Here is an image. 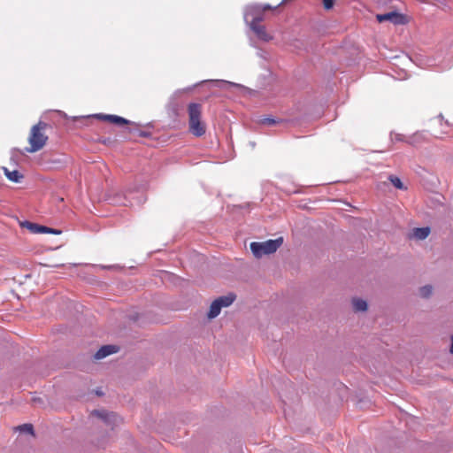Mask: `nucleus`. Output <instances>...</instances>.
Segmentation results:
<instances>
[{"label":"nucleus","instance_id":"obj_27","mask_svg":"<svg viewBox=\"0 0 453 453\" xmlns=\"http://www.w3.org/2000/svg\"><path fill=\"white\" fill-rule=\"evenodd\" d=\"M272 9H273V7L270 4H265L264 6H262L263 12L266 10H272Z\"/></svg>","mask_w":453,"mask_h":453},{"label":"nucleus","instance_id":"obj_6","mask_svg":"<svg viewBox=\"0 0 453 453\" xmlns=\"http://www.w3.org/2000/svg\"><path fill=\"white\" fill-rule=\"evenodd\" d=\"M92 415L99 418L106 425L111 426H116L120 421V418L116 413L104 410H95L92 411Z\"/></svg>","mask_w":453,"mask_h":453},{"label":"nucleus","instance_id":"obj_18","mask_svg":"<svg viewBox=\"0 0 453 453\" xmlns=\"http://www.w3.org/2000/svg\"><path fill=\"white\" fill-rule=\"evenodd\" d=\"M47 163L50 164L52 167H61L65 165L66 161L64 157H52L49 158Z\"/></svg>","mask_w":453,"mask_h":453},{"label":"nucleus","instance_id":"obj_23","mask_svg":"<svg viewBox=\"0 0 453 453\" xmlns=\"http://www.w3.org/2000/svg\"><path fill=\"white\" fill-rule=\"evenodd\" d=\"M334 0H323V5L326 10H330L334 6Z\"/></svg>","mask_w":453,"mask_h":453},{"label":"nucleus","instance_id":"obj_20","mask_svg":"<svg viewBox=\"0 0 453 453\" xmlns=\"http://www.w3.org/2000/svg\"><path fill=\"white\" fill-rule=\"evenodd\" d=\"M433 288L430 285H426L419 288V294L422 297L427 298L432 295Z\"/></svg>","mask_w":453,"mask_h":453},{"label":"nucleus","instance_id":"obj_28","mask_svg":"<svg viewBox=\"0 0 453 453\" xmlns=\"http://www.w3.org/2000/svg\"><path fill=\"white\" fill-rule=\"evenodd\" d=\"M2 170L4 171V175H5V176H7V173H10V172H11V171H10L7 167H5V166H3V167H2Z\"/></svg>","mask_w":453,"mask_h":453},{"label":"nucleus","instance_id":"obj_4","mask_svg":"<svg viewBox=\"0 0 453 453\" xmlns=\"http://www.w3.org/2000/svg\"><path fill=\"white\" fill-rule=\"evenodd\" d=\"M243 18L248 25L250 22L260 23L263 20V10L259 4L248 5L244 10Z\"/></svg>","mask_w":453,"mask_h":453},{"label":"nucleus","instance_id":"obj_17","mask_svg":"<svg viewBox=\"0 0 453 453\" xmlns=\"http://www.w3.org/2000/svg\"><path fill=\"white\" fill-rule=\"evenodd\" d=\"M113 203L119 205H133V203L127 198V196L125 195L123 197L121 195H118L116 197L113 198Z\"/></svg>","mask_w":453,"mask_h":453},{"label":"nucleus","instance_id":"obj_32","mask_svg":"<svg viewBox=\"0 0 453 453\" xmlns=\"http://www.w3.org/2000/svg\"><path fill=\"white\" fill-rule=\"evenodd\" d=\"M439 118L441 119H443L441 114L439 115Z\"/></svg>","mask_w":453,"mask_h":453},{"label":"nucleus","instance_id":"obj_1","mask_svg":"<svg viewBox=\"0 0 453 453\" xmlns=\"http://www.w3.org/2000/svg\"><path fill=\"white\" fill-rule=\"evenodd\" d=\"M201 104L197 103H190L188 107L189 119V130L197 137L205 134V126L201 122L202 114Z\"/></svg>","mask_w":453,"mask_h":453},{"label":"nucleus","instance_id":"obj_30","mask_svg":"<svg viewBox=\"0 0 453 453\" xmlns=\"http://www.w3.org/2000/svg\"><path fill=\"white\" fill-rule=\"evenodd\" d=\"M96 394H97L98 395H102V393H101L100 391H96Z\"/></svg>","mask_w":453,"mask_h":453},{"label":"nucleus","instance_id":"obj_7","mask_svg":"<svg viewBox=\"0 0 453 453\" xmlns=\"http://www.w3.org/2000/svg\"><path fill=\"white\" fill-rule=\"evenodd\" d=\"M119 348L116 345H104L95 354L94 358L96 360L103 359L109 355L117 353Z\"/></svg>","mask_w":453,"mask_h":453},{"label":"nucleus","instance_id":"obj_19","mask_svg":"<svg viewBox=\"0 0 453 453\" xmlns=\"http://www.w3.org/2000/svg\"><path fill=\"white\" fill-rule=\"evenodd\" d=\"M388 180L392 183L394 187H395L398 189H404L405 187L403 186V182L401 181L400 178H398L395 175H389Z\"/></svg>","mask_w":453,"mask_h":453},{"label":"nucleus","instance_id":"obj_26","mask_svg":"<svg viewBox=\"0 0 453 453\" xmlns=\"http://www.w3.org/2000/svg\"><path fill=\"white\" fill-rule=\"evenodd\" d=\"M49 234H61V230H58V229H56V228H51L50 229V233Z\"/></svg>","mask_w":453,"mask_h":453},{"label":"nucleus","instance_id":"obj_16","mask_svg":"<svg viewBox=\"0 0 453 453\" xmlns=\"http://www.w3.org/2000/svg\"><path fill=\"white\" fill-rule=\"evenodd\" d=\"M282 121L283 120L280 119H275L273 117H265V118H261L258 122L261 125L273 126V125L281 123Z\"/></svg>","mask_w":453,"mask_h":453},{"label":"nucleus","instance_id":"obj_3","mask_svg":"<svg viewBox=\"0 0 453 453\" xmlns=\"http://www.w3.org/2000/svg\"><path fill=\"white\" fill-rule=\"evenodd\" d=\"M282 242V237L275 240H267L263 242H253L250 243V250L256 257L260 258L264 255L274 253L280 247Z\"/></svg>","mask_w":453,"mask_h":453},{"label":"nucleus","instance_id":"obj_12","mask_svg":"<svg viewBox=\"0 0 453 453\" xmlns=\"http://www.w3.org/2000/svg\"><path fill=\"white\" fill-rule=\"evenodd\" d=\"M352 304H353V309L356 311H365L367 310L366 301H365L361 298H353Z\"/></svg>","mask_w":453,"mask_h":453},{"label":"nucleus","instance_id":"obj_21","mask_svg":"<svg viewBox=\"0 0 453 453\" xmlns=\"http://www.w3.org/2000/svg\"><path fill=\"white\" fill-rule=\"evenodd\" d=\"M19 431L21 433H26L29 434H34V427L31 424H24L18 427Z\"/></svg>","mask_w":453,"mask_h":453},{"label":"nucleus","instance_id":"obj_10","mask_svg":"<svg viewBox=\"0 0 453 453\" xmlns=\"http://www.w3.org/2000/svg\"><path fill=\"white\" fill-rule=\"evenodd\" d=\"M235 295L233 293H229L226 296H219V298L215 299L219 303L220 308L223 307H228L230 306L234 301L235 300Z\"/></svg>","mask_w":453,"mask_h":453},{"label":"nucleus","instance_id":"obj_24","mask_svg":"<svg viewBox=\"0 0 453 453\" xmlns=\"http://www.w3.org/2000/svg\"><path fill=\"white\" fill-rule=\"evenodd\" d=\"M391 139L398 142L403 141V135L400 134H393L391 133Z\"/></svg>","mask_w":453,"mask_h":453},{"label":"nucleus","instance_id":"obj_14","mask_svg":"<svg viewBox=\"0 0 453 453\" xmlns=\"http://www.w3.org/2000/svg\"><path fill=\"white\" fill-rule=\"evenodd\" d=\"M6 178L12 182L19 183L21 181L24 176L18 170H13L10 173H7Z\"/></svg>","mask_w":453,"mask_h":453},{"label":"nucleus","instance_id":"obj_15","mask_svg":"<svg viewBox=\"0 0 453 453\" xmlns=\"http://www.w3.org/2000/svg\"><path fill=\"white\" fill-rule=\"evenodd\" d=\"M21 226L27 228L33 234H39L40 225L27 220L21 222Z\"/></svg>","mask_w":453,"mask_h":453},{"label":"nucleus","instance_id":"obj_25","mask_svg":"<svg viewBox=\"0 0 453 453\" xmlns=\"http://www.w3.org/2000/svg\"><path fill=\"white\" fill-rule=\"evenodd\" d=\"M50 227L40 225L39 234H49Z\"/></svg>","mask_w":453,"mask_h":453},{"label":"nucleus","instance_id":"obj_11","mask_svg":"<svg viewBox=\"0 0 453 453\" xmlns=\"http://www.w3.org/2000/svg\"><path fill=\"white\" fill-rule=\"evenodd\" d=\"M430 227H416L413 230V236L418 240H425L430 234Z\"/></svg>","mask_w":453,"mask_h":453},{"label":"nucleus","instance_id":"obj_8","mask_svg":"<svg viewBox=\"0 0 453 453\" xmlns=\"http://www.w3.org/2000/svg\"><path fill=\"white\" fill-rule=\"evenodd\" d=\"M249 26L260 40L264 42H269L272 40L273 37L267 34L265 26L256 22H250V25Z\"/></svg>","mask_w":453,"mask_h":453},{"label":"nucleus","instance_id":"obj_22","mask_svg":"<svg viewBox=\"0 0 453 453\" xmlns=\"http://www.w3.org/2000/svg\"><path fill=\"white\" fill-rule=\"evenodd\" d=\"M213 81L216 82L217 84L224 85V88L225 87H235V88H243V86L241 84L231 82V81H226L224 80H217V81Z\"/></svg>","mask_w":453,"mask_h":453},{"label":"nucleus","instance_id":"obj_5","mask_svg":"<svg viewBox=\"0 0 453 453\" xmlns=\"http://www.w3.org/2000/svg\"><path fill=\"white\" fill-rule=\"evenodd\" d=\"M376 19L379 22L390 21L394 25H406L409 22L406 15L395 11L377 14Z\"/></svg>","mask_w":453,"mask_h":453},{"label":"nucleus","instance_id":"obj_31","mask_svg":"<svg viewBox=\"0 0 453 453\" xmlns=\"http://www.w3.org/2000/svg\"><path fill=\"white\" fill-rule=\"evenodd\" d=\"M286 1H287V0H282V2H281L279 5H280V4H284Z\"/></svg>","mask_w":453,"mask_h":453},{"label":"nucleus","instance_id":"obj_9","mask_svg":"<svg viewBox=\"0 0 453 453\" xmlns=\"http://www.w3.org/2000/svg\"><path fill=\"white\" fill-rule=\"evenodd\" d=\"M95 117L99 119L108 120L111 123H114V124L119 125V126L127 125V124L130 123L129 120H127V119L120 117V116H117V115L99 113V114H96Z\"/></svg>","mask_w":453,"mask_h":453},{"label":"nucleus","instance_id":"obj_13","mask_svg":"<svg viewBox=\"0 0 453 453\" xmlns=\"http://www.w3.org/2000/svg\"><path fill=\"white\" fill-rule=\"evenodd\" d=\"M221 308L219 303L214 300L210 307L209 312L207 314L209 319H214L220 313Z\"/></svg>","mask_w":453,"mask_h":453},{"label":"nucleus","instance_id":"obj_2","mask_svg":"<svg viewBox=\"0 0 453 453\" xmlns=\"http://www.w3.org/2000/svg\"><path fill=\"white\" fill-rule=\"evenodd\" d=\"M46 127V124L40 121L38 124L33 126L31 128L30 136L28 142L30 147H27L25 150L29 153L36 152L40 150L48 140V137L41 132Z\"/></svg>","mask_w":453,"mask_h":453},{"label":"nucleus","instance_id":"obj_29","mask_svg":"<svg viewBox=\"0 0 453 453\" xmlns=\"http://www.w3.org/2000/svg\"><path fill=\"white\" fill-rule=\"evenodd\" d=\"M450 340H451V344H450L449 351H450V353L453 354V334L451 335Z\"/></svg>","mask_w":453,"mask_h":453}]
</instances>
